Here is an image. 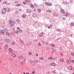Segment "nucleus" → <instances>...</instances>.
Returning a JSON list of instances; mask_svg holds the SVG:
<instances>
[{
    "instance_id": "62",
    "label": "nucleus",
    "mask_w": 74,
    "mask_h": 74,
    "mask_svg": "<svg viewBox=\"0 0 74 74\" xmlns=\"http://www.w3.org/2000/svg\"><path fill=\"white\" fill-rule=\"evenodd\" d=\"M20 32H21V33H22V30H21V31H20Z\"/></svg>"
},
{
    "instance_id": "49",
    "label": "nucleus",
    "mask_w": 74,
    "mask_h": 74,
    "mask_svg": "<svg viewBox=\"0 0 74 74\" xmlns=\"http://www.w3.org/2000/svg\"><path fill=\"white\" fill-rule=\"evenodd\" d=\"M8 34H9L8 32H7L6 33V35H8Z\"/></svg>"
},
{
    "instance_id": "44",
    "label": "nucleus",
    "mask_w": 74,
    "mask_h": 74,
    "mask_svg": "<svg viewBox=\"0 0 74 74\" xmlns=\"http://www.w3.org/2000/svg\"><path fill=\"white\" fill-rule=\"evenodd\" d=\"M3 3H4L5 4L7 3V1H4Z\"/></svg>"
},
{
    "instance_id": "20",
    "label": "nucleus",
    "mask_w": 74,
    "mask_h": 74,
    "mask_svg": "<svg viewBox=\"0 0 74 74\" xmlns=\"http://www.w3.org/2000/svg\"><path fill=\"white\" fill-rule=\"evenodd\" d=\"M18 58H19V59H23V57H22V56H19V57H18Z\"/></svg>"
},
{
    "instance_id": "42",
    "label": "nucleus",
    "mask_w": 74,
    "mask_h": 74,
    "mask_svg": "<svg viewBox=\"0 0 74 74\" xmlns=\"http://www.w3.org/2000/svg\"><path fill=\"white\" fill-rule=\"evenodd\" d=\"M35 61L36 63H38V62H40V61H38L37 60H36Z\"/></svg>"
},
{
    "instance_id": "39",
    "label": "nucleus",
    "mask_w": 74,
    "mask_h": 74,
    "mask_svg": "<svg viewBox=\"0 0 74 74\" xmlns=\"http://www.w3.org/2000/svg\"><path fill=\"white\" fill-rule=\"evenodd\" d=\"M61 62H63V59H61L60 60Z\"/></svg>"
},
{
    "instance_id": "47",
    "label": "nucleus",
    "mask_w": 74,
    "mask_h": 74,
    "mask_svg": "<svg viewBox=\"0 0 74 74\" xmlns=\"http://www.w3.org/2000/svg\"><path fill=\"white\" fill-rule=\"evenodd\" d=\"M61 56H63V54L62 53H61L60 54Z\"/></svg>"
},
{
    "instance_id": "56",
    "label": "nucleus",
    "mask_w": 74,
    "mask_h": 74,
    "mask_svg": "<svg viewBox=\"0 0 74 74\" xmlns=\"http://www.w3.org/2000/svg\"><path fill=\"white\" fill-rule=\"evenodd\" d=\"M71 62L72 63H73V62H74V61H73V60H72L71 61Z\"/></svg>"
},
{
    "instance_id": "57",
    "label": "nucleus",
    "mask_w": 74,
    "mask_h": 74,
    "mask_svg": "<svg viewBox=\"0 0 74 74\" xmlns=\"http://www.w3.org/2000/svg\"><path fill=\"white\" fill-rule=\"evenodd\" d=\"M18 3V2L17 1H14V3Z\"/></svg>"
},
{
    "instance_id": "10",
    "label": "nucleus",
    "mask_w": 74,
    "mask_h": 74,
    "mask_svg": "<svg viewBox=\"0 0 74 74\" xmlns=\"http://www.w3.org/2000/svg\"><path fill=\"white\" fill-rule=\"evenodd\" d=\"M70 62H71V60H69L67 61V64H70Z\"/></svg>"
},
{
    "instance_id": "28",
    "label": "nucleus",
    "mask_w": 74,
    "mask_h": 74,
    "mask_svg": "<svg viewBox=\"0 0 74 74\" xmlns=\"http://www.w3.org/2000/svg\"><path fill=\"white\" fill-rule=\"evenodd\" d=\"M9 49L10 52H12V49H11L10 48H9Z\"/></svg>"
},
{
    "instance_id": "24",
    "label": "nucleus",
    "mask_w": 74,
    "mask_h": 74,
    "mask_svg": "<svg viewBox=\"0 0 74 74\" xmlns=\"http://www.w3.org/2000/svg\"><path fill=\"white\" fill-rule=\"evenodd\" d=\"M70 15V14L69 13H67L66 15H65V16H68L69 15Z\"/></svg>"
},
{
    "instance_id": "25",
    "label": "nucleus",
    "mask_w": 74,
    "mask_h": 74,
    "mask_svg": "<svg viewBox=\"0 0 74 74\" xmlns=\"http://www.w3.org/2000/svg\"><path fill=\"white\" fill-rule=\"evenodd\" d=\"M3 30H4V32H6L7 31V29H4Z\"/></svg>"
},
{
    "instance_id": "1",
    "label": "nucleus",
    "mask_w": 74,
    "mask_h": 74,
    "mask_svg": "<svg viewBox=\"0 0 74 74\" xmlns=\"http://www.w3.org/2000/svg\"><path fill=\"white\" fill-rule=\"evenodd\" d=\"M9 23H10V24H12L11 26H13V25H14L15 23V22L14 21H12V20H10V21L9 22Z\"/></svg>"
},
{
    "instance_id": "11",
    "label": "nucleus",
    "mask_w": 74,
    "mask_h": 74,
    "mask_svg": "<svg viewBox=\"0 0 74 74\" xmlns=\"http://www.w3.org/2000/svg\"><path fill=\"white\" fill-rule=\"evenodd\" d=\"M20 64H23H23H25V62H20Z\"/></svg>"
},
{
    "instance_id": "2",
    "label": "nucleus",
    "mask_w": 74,
    "mask_h": 74,
    "mask_svg": "<svg viewBox=\"0 0 74 74\" xmlns=\"http://www.w3.org/2000/svg\"><path fill=\"white\" fill-rule=\"evenodd\" d=\"M2 12L3 14H5V13L6 12V9L4 8L2 10Z\"/></svg>"
},
{
    "instance_id": "45",
    "label": "nucleus",
    "mask_w": 74,
    "mask_h": 74,
    "mask_svg": "<svg viewBox=\"0 0 74 74\" xmlns=\"http://www.w3.org/2000/svg\"><path fill=\"white\" fill-rule=\"evenodd\" d=\"M60 38H59L57 39V41H58V40H60Z\"/></svg>"
},
{
    "instance_id": "61",
    "label": "nucleus",
    "mask_w": 74,
    "mask_h": 74,
    "mask_svg": "<svg viewBox=\"0 0 74 74\" xmlns=\"http://www.w3.org/2000/svg\"><path fill=\"white\" fill-rule=\"evenodd\" d=\"M17 30H19V27H17Z\"/></svg>"
},
{
    "instance_id": "55",
    "label": "nucleus",
    "mask_w": 74,
    "mask_h": 74,
    "mask_svg": "<svg viewBox=\"0 0 74 74\" xmlns=\"http://www.w3.org/2000/svg\"><path fill=\"white\" fill-rule=\"evenodd\" d=\"M36 56H38V55L37 54H36Z\"/></svg>"
},
{
    "instance_id": "37",
    "label": "nucleus",
    "mask_w": 74,
    "mask_h": 74,
    "mask_svg": "<svg viewBox=\"0 0 74 74\" xmlns=\"http://www.w3.org/2000/svg\"><path fill=\"white\" fill-rule=\"evenodd\" d=\"M71 54L72 56H74V53H71Z\"/></svg>"
},
{
    "instance_id": "35",
    "label": "nucleus",
    "mask_w": 74,
    "mask_h": 74,
    "mask_svg": "<svg viewBox=\"0 0 74 74\" xmlns=\"http://www.w3.org/2000/svg\"><path fill=\"white\" fill-rule=\"evenodd\" d=\"M15 43L14 42H12V45H15Z\"/></svg>"
},
{
    "instance_id": "19",
    "label": "nucleus",
    "mask_w": 74,
    "mask_h": 74,
    "mask_svg": "<svg viewBox=\"0 0 74 74\" xmlns=\"http://www.w3.org/2000/svg\"><path fill=\"white\" fill-rule=\"evenodd\" d=\"M14 32L15 33H16V34H18V30L15 31Z\"/></svg>"
},
{
    "instance_id": "13",
    "label": "nucleus",
    "mask_w": 74,
    "mask_h": 74,
    "mask_svg": "<svg viewBox=\"0 0 74 74\" xmlns=\"http://www.w3.org/2000/svg\"><path fill=\"white\" fill-rule=\"evenodd\" d=\"M51 65L52 66H55V63L53 62L51 63Z\"/></svg>"
},
{
    "instance_id": "33",
    "label": "nucleus",
    "mask_w": 74,
    "mask_h": 74,
    "mask_svg": "<svg viewBox=\"0 0 74 74\" xmlns=\"http://www.w3.org/2000/svg\"><path fill=\"white\" fill-rule=\"evenodd\" d=\"M22 16L23 18H25V17L26 16V15H25V14L23 15Z\"/></svg>"
},
{
    "instance_id": "34",
    "label": "nucleus",
    "mask_w": 74,
    "mask_h": 74,
    "mask_svg": "<svg viewBox=\"0 0 74 74\" xmlns=\"http://www.w3.org/2000/svg\"><path fill=\"white\" fill-rule=\"evenodd\" d=\"M18 12H18V11H16L15 12V14H18Z\"/></svg>"
},
{
    "instance_id": "18",
    "label": "nucleus",
    "mask_w": 74,
    "mask_h": 74,
    "mask_svg": "<svg viewBox=\"0 0 74 74\" xmlns=\"http://www.w3.org/2000/svg\"><path fill=\"white\" fill-rule=\"evenodd\" d=\"M50 46L51 47H54V46H55V45H54L53 44H50Z\"/></svg>"
},
{
    "instance_id": "50",
    "label": "nucleus",
    "mask_w": 74,
    "mask_h": 74,
    "mask_svg": "<svg viewBox=\"0 0 74 74\" xmlns=\"http://www.w3.org/2000/svg\"><path fill=\"white\" fill-rule=\"evenodd\" d=\"M48 25H46L45 27H48Z\"/></svg>"
},
{
    "instance_id": "59",
    "label": "nucleus",
    "mask_w": 74,
    "mask_h": 74,
    "mask_svg": "<svg viewBox=\"0 0 74 74\" xmlns=\"http://www.w3.org/2000/svg\"><path fill=\"white\" fill-rule=\"evenodd\" d=\"M17 21V22H20V20H19L18 19Z\"/></svg>"
},
{
    "instance_id": "36",
    "label": "nucleus",
    "mask_w": 74,
    "mask_h": 74,
    "mask_svg": "<svg viewBox=\"0 0 74 74\" xmlns=\"http://www.w3.org/2000/svg\"><path fill=\"white\" fill-rule=\"evenodd\" d=\"M46 49H47V50H48V49H49V48L47 47L46 48Z\"/></svg>"
},
{
    "instance_id": "23",
    "label": "nucleus",
    "mask_w": 74,
    "mask_h": 74,
    "mask_svg": "<svg viewBox=\"0 0 74 74\" xmlns=\"http://www.w3.org/2000/svg\"><path fill=\"white\" fill-rule=\"evenodd\" d=\"M47 12H49V13H51V11L49 10H47Z\"/></svg>"
},
{
    "instance_id": "6",
    "label": "nucleus",
    "mask_w": 74,
    "mask_h": 74,
    "mask_svg": "<svg viewBox=\"0 0 74 74\" xmlns=\"http://www.w3.org/2000/svg\"><path fill=\"white\" fill-rule=\"evenodd\" d=\"M30 63L32 65H35V62L34 61H31L30 62Z\"/></svg>"
},
{
    "instance_id": "4",
    "label": "nucleus",
    "mask_w": 74,
    "mask_h": 74,
    "mask_svg": "<svg viewBox=\"0 0 74 74\" xmlns=\"http://www.w3.org/2000/svg\"><path fill=\"white\" fill-rule=\"evenodd\" d=\"M61 12L62 14H64V9H61Z\"/></svg>"
},
{
    "instance_id": "5",
    "label": "nucleus",
    "mask_w": 74,
    "mask_h": 74,
    "mask_svg": "<svg viewBox=\"0 0 74 74\" xmlns=\"http://www.w3.org/2000/svg\"><path fill=\"white\" fill-rule=\"evenodd\" d=\"M11 54L13 57H14V58H15V57H16V56L15 55V54H14V53L13 52H12Z\"/></svg>"
},
{
    "instance_id": "63",
    "label": "nucleus",
    "mask_w": 74,
    "mask_h": 74,
    "mask_svg": "<svg viewBox=\"0 0 74 74\" xmlns=\"http://www.w3.org/2000/svg\"><path fill=\"white\" fill-rule=\"evenodd\" d=\"M50 28H50V27L49 26L48 27V29H50Z\"/></svg>"
},
{
    "instance_id": "22",
    "label": "nucleus",
    "mask_w": 74,
    "mask_h": 74,
    "mask_svg": "<svg viewBox=\"0 0 74 74\" xmlns=\"http://www.w3.org/2000/svg\"><path fill=\"white\" fill-rule=\"evenodd\" d=\"M69 70H71L72 69V67L71 66H69Z\"/></svg>"
},
{
    "instance_id": "14",
    "label": "nucleus",
    "mask_w": 74,
    "mask_h": 74,
    "mask_svg": "<svg viewBox=\"0 0 74 74\" xmlns=\"http://www.w3.org/2000/svg\"><path fill=\"white\" fill-rule=\"evenodd\" d=\"M1 33L3 35H4V32H3V30H1Z\"/></svg>"
},
{
    "instance_id": "9",
    "label": "nucleus",
    "mask_w": 74,
    "mask_h": 74,
    "mask_svg": "<svg viewBox=\"0 0 74 74\" xmlns=\"http://www.w3.org/2000/svg\"><path fill=\"white\" fill-rule=\"evenodd\" d=\"M33 16L34 18H35L36 17V16H37V15L36 14H33Z\"/></svg>"
},
{
    "instance_id": "26",
    "label": "nucleus",
    "mask_w": 74,
    "mask_h": 74,
    "mask_svg": "<svg viewBox=\"0 0 74 74\" xmlns=\"http://www.w3.org/2000/svg\"><path fill=\"white\" fill-rule=\"evenodd\" d=\"M6 10L8 12H9V11H10V8H7Z\"/></svg>"
},
{
    "instance_id": "16",
    "label": "nucleus",
    "mask_w": 74,
    "mask_h": 74,
    "mask_svg": "<svg viewBox=\"0 0 74 74\" xmlns=\"http://www.w3.org/2000/svg\"><path fill=\"white\" fill-rule=\"evenodd\" d=\"M48 59H51L52 60L53 59V58L52 57H50L48 58Z\"/></svg>"
},
{
    "instance_id": "41",
    "label": "nucleus",
    "mask_w": 74,
    "mask_h": 74,
    "mask_svg": "<svg viewBox=\"0 0 74 74\" xmlns=\"http://www.w3.org/2000/svg\"><path fill=\"white\" fill-rule=\"evenodd\" d=\"M49 26L50 27V28H51L52 26V25H51Z\"/></svg>"
},
{
    "instance_id": "30",
    "label": "nucleus",
    "mask_w": 74,
    "mask_h": 74,
    "mask_svg": "<svg viewBox=\"0 0 74 74\" xmlns=\"http://www.w3.org/2000/svg\"><path fill=\"white\" fill-rule=\"evenodd\" d=\"M51 50H52V51H53V52H55V51H56V50H55V49H53V48H52Z\"/></svg>"
},
{
    "instance_id": "52",
    "label": "nucleus",
    "mask_w": 74,
    "mask_h": 74,
    "mask_svg": "<svg viewBox=\"0 0 74 74\" xmlns=\"http://www.w3.org/2000/svg\"><path fill=\"white\" fill-rule=\"evenodd\" d=\"M21 42H22V43L23 44V40H21Z\"/></svg>"
},
{
    "instance_id": "58",
    "label": "nucleus",
    "mask_w": 74,
    "mask_h": 74,
    "mask_svg": "<svg viewBox=\"0 0 74 74\" xmlns=\"http://www.w3.org/2000/svg\"><path fill=\"white\" fill-rule=\"evenodd\" d=\"M12 60V58H10V59H9V60L10 61H11V60Z\"/></svg>"
},
{
    "instance_id": "27",
    "label": "nucleus",
    "mask_w": 74,
    "mask_h": 74,
    "mask_svg": "<svg viewBox=\"0 0 74 74\" xmlns=\"http://www.w3.org/2000/svg\"><path fill=\"white\" fill-rule=\"evenodd\" d=\"M28 54L29 55H32V53L30 52H29L28 53Z\"/></svg>"
},
{
    "instance_id": "38",
    "label": "nucleus",
    "mask_w": 74,
    "mask_h": 74,
    "mask_svg": "<svg viewBox=\"0 0 74 74\" xmlns=\"http://www.w3.org/2000/svg\"><path fill=\"white\" fill-rule=\"evenodd\" d=\"M43 59H44L43 57H42V58H40V60H43Z\"/></svg>"
},
{
    "instance_id": "48",
    "label": "nucleus",
    "mask_w": 74,
    "mask_h": 74,
    "mask_svg": "<svg viewBox=\"0 0 74 74\" xmlns=\"http://www.w3.org/2000/svg\"><path fill=\"white\" fill-rule=\"evenodd\" d=\"M39 37H42V35H41V34L39 35Z\"/></svg>"
},
{
    "instance_id": "3",
    "label": "nucleus",
    "mask_w": 74,
    "mask_h": 74,
    "mask_svg": "<svg viewBox=\"0 0 74 74\" xmlns=\"http://www.w3.org/2000/svg\"><path fill=\"white\" fill-rule=\"evenodd\" d=\"M45 3L47 5H49V6H51L52 5V4L51 3H48V2H45Z\"/></svg>"
},
{
    "instance_id": "15",
    "label": "nucleus",
    "mask_w": 74,
    "mask_h": 74,
    "mask_svg": "<svg viewBox=\"0 0 74 74\" xmlns=\"http://www.w3.org/2000/svg\"><path fill=\"white\" fill-rule=\"evenodd\" d=\"M34 7H38V5L36 4H34Z\"/></svg>"
},
{
    "instance_id": "46",
    "label": "nucleus",
    "mask_w": 74,
    "mask_h": 74,
    "mask_svg": "<svg viewBox=\"0 0 74 74\" xmlns=\"http://www.w3.org/2000/svg\"><path fill=\"white\" fill-rule=\"evenodd\" d=\"M38 45H39V46H40L41 45V43H39L38 44Z\"/></svg>"
},
{
    "instance_id": "12",
    "label": "nucleus",
    "mask_w": 74,
    "mask_h": 74,
    "mask_svg": "<svg viewBox=\"0 0 74 74\" xmlns=\"http://www.w3.org/2000/svg\"><path fill=\"white\" fill-rule=\"evenodd\" d=\"M7 48H8V45H6L5 46V49H6Z\"/></svg>"
},
{
    "instance_id": "40",
    "label": "nucleus",
    "mask_w": 74,
    "mask_h": 74,
    "mask_svg": "<svg viewBox=\"0 0 74 74\" xmlns=\"http://www.w3.org/2000/svg\"><path fill=\"white\" fill-rule=\"evenodd\" d=\"M34 41H35V42H37V41H38V40H34Z\"/></svg>"
},
{
    "instance_id": "43",
    "label": "nucleus",
    "mask_w": 74,
    "mask_h": 74,
    "mask_svg": "<svg viewBox=\"0 0 74 74\" xmlns=\"http://www.w3.org/2000/svg\"><path fill=\"white\" fill-rule=\"evenodd\" d=\"M34 73H35V71H34L32 72V74H34Z\"/></svg>"
},
{
    "instance_id": "32",
    "label": "nucleus",
    "mask_w": 74,
    "mask_h": 74,
    "mask_svg": "<svg viewBox=\"0 0 74 74\" xmlns=\"http://www.w3.org/2000/svg\"><path fill=\"white\" fill-rule=\"evenodd\" d=\"M71 26H74V23H71Z\"/></svg>"
},
{
    "instance_id": "29",
    "label": "nucleus",
    "mask_w": 74,
    "mask_h": 74,
    "mask_svg": "<svg viewBox=\"0 0 74 74\" xmlns=\"http://www.w3.org/2000/svg\"><path fill=\"white\" fill-rule=\"evenodd\" d=\"M44 32H41L40 33V34L42 35V36H43V35H44Z\"/></svg>"
},
{
    "instance_id": "54",
    "label": "nucleus",
    "mask_w": 74,
    "mask_h": 74,
    "mask_svg": "<svg viewBox=\"0 0 74 74\" xmlns=\"http://www.w3.org/2000/svg\"><path fill=\"white\" fill-rule=\"evenodd\" d=\"M28 3H30V1L29 0H28Z\"/></svg>"
},
{
    "instance_id": "51",
    "label": "nucleus",
    "mask_w": 74,
    "mask_h": 74,
    "mask_svg": "<svg viewBox=\"0 0 74 74\" xmlns=\"http://www.w3.org/2000/svg\"><path fill=\"white\" fill-rule=\"evenodd\" d=\"M23 3L24 4H25V5L26 4V3L25 2H23Z\"/></svg>"
},
{
    "instance_id": "53",
    "label": "nucleus",
    "mask_w": 74,
    "mask_h": 74,
    "mask_svg": "<svg viewBox=\"0 0 74 74\" xmlns=\"http://www.w3.org/2000/svg\"><path fill=\"white\" fill-rule=\"evenodd\" d=\"M24 62H26V59H24Z\"/></svg>"
},
{
    "instance_id": "60",
    "label": "nucleus",
    "mask_w": 74,
    "mask_h": 74,
    "mask_svg": "<svg viewBox=\"0 0 74 74\" xmlns=\"http://www.w3.org/2000/svg\"><path fill=\"white\" fill-rule=\"evenodd\" d=\"M70 37H72V36H73V34H71L70 35Z\"/></svg>"
},
{
    "instance_id": "8",
    "label": "nucleus",
    "mask_w": 74,
    "mask_h": 74,
    "mask_svg": "<svg viewBox=\"0 0 74 74\" xmlns=\"http://www.w3.org/2000/svg\"><path fill=\"white\" fill-rule=\"evenodd\" d=\"M27 12L28 13H29L30 12H31V10H30L29 9H28L27 10Z\"/></svg>"
},
{
    "instance_id": "7",
    "label": "nucleus",
    "mask_w": 74,
    "mask_h": 74,
    "mask_svg": "<svg viewBox=\"0 0 74 74\" xmlns=\"http://www.w3.org/2000/svg\"><path fill=\"white\" fill-rule=\"evenodd\" d=\"M4 40L5 41H6V42H10V40L9 39H5Z\"/></svg>"
},
{
    "instance_id": "31",
    "label": "nucleus",
    "mask_w": 74,
    "mask_h": 74,
    "mask_svg": "<svg viewBox=\"0 0 74 74\" xmlns=\"http://www.w3.org/2000/svg\"><path fill=\"white\" fill-rule=\"evenodd\" d=\"M38 12H41V10H40V9H38Z\"/></svg>"
},
{
    "instance_id": "21",
    "label": "nucleus",
    "mask_w": 74,
    "mask_h": 74,
    "mask_svg": "<svg viewBox=\"0 0 74 74\" xmlns=\"http://www.w3.org/2000/svg\"><path fill=\"white\" fill-rule=\"evenodd\" d=\"M57 32H62V30H61V29H57Z\"/></svg>"
},
{
    "instance_id": "17",
    "label": "nucleus",
    "mask_w": 74,
    "mask_h": 74,
    "mask_svg": "<svg viewBox=\"0 0 74 74\" xmlns=\"http://www.w3.org/2000/svg\"><path fill=\"white\" fill-rule=\"evenodd\" d=\"M31 8H34V6L33 5V4H31Z\"/></svg>"
},
{
    "instance_id": "64",
    "label": "nucleus",
    "mask_w": 74,
    "mask_h": 74,
    "mask_svg": "<svg viewBox=\"0 0 74 74\" xmlns=\"http://www.w3.org/2000/svg\"><path fill=\"white\" fill-rule=\"evenodd\" d=\"M41 42H44V40H42L41 41Z\"/></svg>"
}]
</instances>
